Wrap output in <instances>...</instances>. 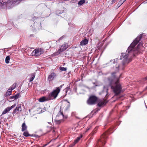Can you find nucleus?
Returning <instances> with one entry per match:
<instances>
[{
    "label": "nucleus",
    "mask_w": 147,
    "mask_h": 147,
    "mask_svg": "<svg viewBox=\"0 0 147 147\" xmlns=\"http://www.w3.org/2000/svg\"><path fill=\"white\" fill-rule=\"evenodd\" d=\"M142 35L143 34H141L137 36L128 47L125 53H121L120 59L122 60V64L116 67V71L118 70L119 69H123L125 66L132 61L133 57L140 53V50L139 47L141 46L143 47L142 43L140 42L137 48L134 47L139 42L142 37Z\"/></svg>",
    "instance_id": "obj_1"
},
{
    "label": "nucleus",
    "mask_w": 147,
    "mask_h": 147,
    "mask_svg": "<svg viewBox=\"0 0 147 147\" xmlns=\"http://www.w3.org/2000/svg\"><path fill=\"white\" fill-rule=\"evenodd\" d=\"M121 74L116 75V72L111 73V76L107 78L109 85L113 90L115 95H118L121 92L122 86L119 82V79Z\"/></svg>",
    "instance_id": "obj_2"
},
{
    "label": "nucleus",
    "mask_w": 147,
    "mask_h": 147,
    "mask_svg": "<svg viewBox=\"0 0 147 147\" xmlns=\"http://www.w3.org/2000/svg\"><path fill=\"white\" fill-rule=\"evenodd\" d=\"M108 132H107L103 133L100 137V138L98 140L97 146L100 147L101 146L104 145L105 144V140L107 137V134Z\"/></svg>",
    "instance_id": "obj_3"
},
{
    "label": "nucleus",
    "mask_w": 147,
    "mask_h": 147,
    "mask_svg": "<svg viewBox=\"0 0 147 147\" xmlns=\"http://www.w3.org/2000/svg\"><path fill=\"white\" fill-rule=\"evenodd\" d=\"M60 92L59 90H54L52 92L49 94L48 97L49 100H53L55 99L57 97L58 94Z\"/></svg>",
    "instance_id": "obj_4"
},
{
    "label": "nucleus",
    "mask_w": 147,
    "mask_h": 147,
    "mask_svg": "<svg viewBox=\"0 0 147 147\" xmlns=\"http://www.w3.org/2000/svg\"><path fill=\"white\" fill-rule=\"evenodd\" d=\"M44 52V50L42 49H36L32 52L31 55L36 57L38 56L43 53Z\"/></svg>",
    "instance_id": "obj_5"
},
{
    "label": "nucleus",
    "mask_w": 147,
    "mask_h": 147,
    "mask_svg": "<svg viewBox=\"0 0 147 147\" xmlns=\"http://www.w3.org/2000/svg\"><path fill=\"white\" fill-rule=\"evenodd\" d=\"M97 98L94 96H90L87 101V103L89 105H94L96 101Z\"/></svg>",
    "instance_id": "obj_6"
},
{
    "label": "nucleus",
    "mask_w": 147,
    "mask_h": 147,
    "mask_svg": "<svg viewBox=\"0 0 147 147\" xmlns=\"http://www.w3.org/2000/svg\"><path fill=\"white\" fill-rule=\"evenodd\" d=\"M33 30L34 31H36L38 30L41 29V24L40 22H34L33 26H32Z\"/></svg>",
    "instance_id": "obj_7"
},
{
    "label": "nucleus",
    "mask_w": 147,
    "mask_h": 147,
    "mask_svg": "<svg viewBox=\"0 0 147 147\" xmlns=\"http://www.w3.org/2000/svg\"><path fill=\"white\" fill-rule=\"evenodd\" d=\"M56 74L54 73H52L48 76L47 78L48 80L50 82L53 80L56 77Z\"/></svg>",
    "instance_id": "obj_8"
},
{
    "label": "nucleus",
    "mask_w": 147,
    "mask_h": 147,
    "mask_svg": "<svg viewBox=\"0 0 147 147\" xmlns=\"http://www.w3.org/2000/svg\"><path fill=\"white\" fill-rule=\"evenodd\" d=\"M21 105H18L13 111L12 113L13 114H18L19 113L20 111H21Z\"/></svg>",
    "instance_id": "obj_9"
},
{
    "label": "nucleus",
    "mask_w": 147,
    "mask_h": 147,
    "mask_svg": "<svg viewBox=\"0 0 147 147\" xmlns=\"http://www.w3.org/2000/svg\"><path fill=\"white\" fill-rule=\"evenodd\" d=\"M68 48V45L66 43H65L61 46L60 48L61 51L62 52L65 50L66 49Z\"/></svg>",
    "instance_id": "obj_10"
},
{
    "label": "nucleus",
    "mask_w": 147,
    "mask_h": 147,
    "mask_svg": "<svg viewBox=\"0 0 147 147\" xmlns=\"http://www.w3.org/2000/svg\"><path fill=\"white\" fill-rule=\"evenodd\" d=\"M108 102V101L106 100V99H104V100L103 101H102L99 102L98 105V106L99 107H101L102 106L104 105H106V104Z\"/></svg>",
    "instance_id": "obj_11"
},
{
    "label": "nucleus",
    "mask_w": 147,
    "mask_h": 147,
    "mask_svg": "<svg viewBox=\"0 0 147 147\" xmlns=\"http://www.w3.org/2000/svg\"><path fill=\"white\" fill-rule=\"evenodd\" d=\"M49 98L48 97H43L40 98L39 99V101L40 102H43L45 101H48L49 100Z\"/></svg>",
    "instance_id": "obj_12"
},
{
    "label": "nucleus",
    "mask_w": 147,
    "mask_h": 147,
    "mask_svg": "<svg viewBox=\"0 0 147 147\" xmlns=\"http://www.w3.org/2000/svg\"><path fill=\"white\" fill-rule=\"evenodd\" d=\"M62 117L63 118L65 119H66L67 117V116H64L62 112L60 111L59 113L57 115L56 117L57 118L58 117Z\"/></svg>",
    "instance_id": "obj_13"
},
{
    "label": "nucleus",
    "mask_w": 147,
    "mask_h": 147,
    "mask_svg": "<svg viewBox=\"0 0 147 147\" xmlns=\"http://www.w3.org/2000/svg\"><path fill=\"white\" fill-rule=\"evenodd\" d=\"M88 43V40L87 39H84L80 42V45L81 46L85 45Z\"/></svg>",
    "instance_id": "obj_14"
},
{
    "label": "nucleus",
    "mask_w": 147,
    "mask_h": 147,
    "mask_svg": "<svg viewBox=\"0 0 147 147\" xmlns=\"http://www.w3.org/2000/svg\"><path fill=\"white\" fill-rule=\"evenodd\" d=\"M20 96L19 93H17L15 95L10 97L11 99L16 100L19 98Z\"/></svg>",
    "instance_id": "obj_15"
},
{
    "label": "nucleus",
    "mask_w": 147,
    "mask_h": 147,
    "mask_svg": "<svg viewBox=\"0 0 147 147\" xmlns=\"http://www.w3.org/2000/svg\"><path fill=\"white\" fill-rule=\"evenodd\" d=\"M27 126L25 123H24L22 125V131H24L26 130Z\"/></svg>",
    "instance_id": "obj_16"
},
{
    "label": "nucleus",
    "mask_w": 147,
    "mask_h": 147,
    "mask_svg": "<svg viewBox=\"0 0 147 147\" xmlns=\"http://www.w3.org/2000/svg\"><path fill=\"white\" fill-rule=\"evenodd\" d=\"M35 74L34 73H33L31 74V77L30 78V79L29 80V81L30 82H31L32 81H33V80L34 79V78H35Z\"/></svg>",
    "instance_id": "obj_17"
},
{
    "label": "nucleus",
    "mask_w": 147,
    "mask_h": 147,
    "mask_svg": "<svg viewBox=\"0 0 147 147\" xmlns=\"http://www.w3.org/2000/svg\"><path fill=\"white\" fill-rule=\"evenodd\" d=\"M61 50H60V49L59 48V49L57 50L56 52L54 53H53L52 54V55L53 56H56L58 55H59V54L61 53V52H62V51H61Z\"/></svg>",
    "instance_id": "obj_18"
},
{
    "label": "nucleus",
    "mask_w": 147,
    "mask_h": 147,
    "mask_svg": "<svg viewBox=\"0 0 147 147\" xmlns=\"http://www.w3.org/2000/svg\"><path fill=\"white\" fill-rule=\"evenodd\" d=\"M12 90L10 89L9 88L5 93L6 96H8L11 95V94Z\"/></svg>",
    "instance_id": "obj_19"
},
{
    "label": "nucleus",
    "mask_w": 147,
    "mask_h": 147,
    "mask_svg": "<svg viewBox=\"0 0 147 147\" xmlns=\"http://www.w3.org/2000/svg\"><path fill=\"white\" fill-rule=\"evenodd\" d=\"M10 111V110L9 109V107H7L6 109H5V110L3 111V112L2 115H3L4 114H5L8 112H9Z\"/></svg>",
    "instance_id": "obj_20"
},
{
    "label": "nucleus",
    "mask_w": 147,
    "mask_h": 147,
    "mask_svg": "<svg viewBox=\"0 0 147 147\" xmlns=\"http://www.w3.org/2000/svg\"><path fill=\"white\" fill-rule=\"evenodd\" d=\"M23 135V136L26 137L28 136H31V135L29 134L28 132L27 131H25L24 132Z\"/></svg>",
    "instance_id": "obj_21"
},
{
    "label": "nucleus",
    "mask_w": 147,
    "mask_h": 147,
    "mask_svg": "<svg viewBox=\"0 0 147 147\" xmlns=\"http://www.w3.org/2000/svg\"><path fill=\"white\" fill-rule=\"evenodd\" d=\"M126 0H121L119 2L118 4V7H120Z\"/></svg>",
    "instance_id": "obj_22"
},
{
    "label": "nucleus",
    "mask_w": 147,
    "mask_h": 147,
    "mask_svg": "<svg viewBox=\"0 0 147 147\" xmlns=\"http://www.w3.org/2000/svg\"><path fill=\"white\" fill-rule=\"evenodd\" d=\"M82 135H81L80 136L78 137L74 141V143L75 144L77 143L80 140V138H82Z\"/></svg>",
    "instance_id": "obj_23"
},
{
    "label": "nucleus",
    "mask_w": 147,
    "mask_h": 147,
    "mask_svg": "<svg viewBox=\"0 0 147 147\" xmlns=\"http://www.w3.org/2000/svg\"><path fill=\"white\" fill-rule=\"evenodd\" d=\"M85 2V0H81L79 1L78 3V4L79 5H81Z\"/></svg>",
    "instance_id": "obj_24"
},
{
    "label": "nucleus",
    "mask_w": 147,
    "mask_h": 147,
    "mask_svg": "<svg viewBox=\"0 0 147 147\" xmlns=\"http://www.w3.org/2000/svg\"><path fill=\"white\" fill-rule=\"evenodd\" d=\"M10 60V57L9 56H7L5 59V62L6 63L8 64L9 63Z\"/></svg>",
    "instance_id": "obj_25"
},
{
    "label": "nucleus",
    "mask_w": 147,
    "mask_h": 147,
    "mask_svg": "<svg viewBox=\"0 0 147 147\" xmlns=\"http://www.w3.org/2000/svg\"><path fill=\"white\" fill-rule=\"evenodd\" d=\"M16 83H14L9 88L12 90L16 88Z\"/></svg>",
    "instance_id": "obj_26"
},
{
    "label": "nucleus",
    "mask_w": 147,
    "mask_h": 147,
    "mask_svg": "<svg viewBox=\"0 0 147 147\" xmlns=\"http://www.w3.org/2000/svg\"><path fill=\"white\" fill-rule=\"evenodd\" d=\"M98 129V127H96L94 129L92 133V135H94L96 132V131Z\"/></svg>",
    "instance_id": "obj_27"
},
{
    "label": "nucleus",
    "mask_w": 147,
    "mask_h": 147,
    "mask_svg": "<svg viewBox=\"0 0 147 147\" xmlns=\"http://www.w3.org/2000/svg\"><path fill=\"white\" fill-rule=\"evenodd\" d=\"M59 69L61 71H66L67 70V68L63 67H60Z\"/></svg>",
    "instance_id": "obj_28"
},
{
    "label": "nucleus",
    "mask_w": 147,
    "mask_h": 147,
    "mask_svg": "<svg viewBox=\"0 0 147 147\" xmlns=\"http://www.w3.org/2000/svg\"><path fill=\"white\" fill-rule=\"evenodd\" d=\"M62 121V120L61 119L56 120L55 121V122L56 124H60Z\"/></svg>",
    "instance_id": "obj_29"
},
{
    "label": "nucleus",
    "mask_w": 147,
    "mask_h": 147,
    "mask_svg": "<svg viewBox=\"0 0 147 147\" xmlns=\"http://www.w3.org/2000/svg\"><path fill=\"white\" fill-rule=\"evenodd\" d=\"M103 92H104L105 91L106 92H107V94L108 90V89L105 86H104V88H103Z\"/></svg>",
    "instance_id": "obj_30"
},
{
    "label": "nucleus",
    "mask_w": 147,
    "mask_h": 147,
    "mask_svg": "<svg viewBox=\"0 0 147 147\" xmlns=\"http://www.w3.org/2000/svg\"><path fill=\"white\" fill-rule=\"evenodd\" d=\"M31 137H34L36 138H38L40 137V136L36 134H32Z\"/></svg>",
    "instance_id": "obj_31"
},
{
    "label": "nucleus",
    "mask_w": 147,
    "mask_h": 147,
    "mask_svg": "<svg viewBox=\"0 0 147 147\" xmlns=\"http://www.w3.org/2000/svg\"><path fill=\"white\" fill-rule=\"evenodd\" d=\"M16 106V104H14V105H12V106H11L10 107H8L9 108V109L10 110L11 109H13V108H14Z\"/></svg>",
    "instance_id": "obj_32"
},
{
    "label": "nucleus",
    "mask_w": 147,
    "mask_h": 147,
    "mask_svg": "<svg viewBox=\"0 0 147 147\" xmlns=\"http://www.w3.org/2000/svg\"><path fill=\"white\" fill-rule=\"evenodd\" d=\"M63 84H62L59 87H58L56 88V89L57 90L58 89H59L60 91L61 89L63 87Z\"/></svg>",
    "instance_id": "obj_33"
},
{
    "label": "nucleus",
    "mask_w": 147,
    "mask_h": 147,
    "mask_svg": "<svg viewBox=\"0 0 147 147\" xmlns=\"http://www.w3.org/2000/svg\"><path fill=\"white\" fill-rule=\"evenodd\" d=\"M63 13V11H56V13L57 14H61Z\"/></svg>",
    "instance_id": "obj_34"
},
{
    "label": "nucleus",
    "mask_w": 147,
    "mask_h": 147,
    "mask_svg": "<svg viewBox=\"0 0 147 147\" xmlns=\"http://www.w3.org/2000/svg\"><path fill=\"white\" fill-rule=\"evenodd\" d=\"M66 101L68 103V108L66 109V110H67L68 108L69 107H70V103L69 102V101L67 100H66Z\"/></svg>",
    "instance_id": "obj_35"
},
{
    "label": "nucleus",
    "mask_w": 147,
    "mask_h": 147,
    "mask_svg": "<svg viewBox=\"0 0 147 147\" xmlns=\"http://www.w3.org/2000/svg\"><path fill=\"white\" fill-rule=\"evenodd\" d=\"M117 59H114V61H113V63L114 64V63H117Z\"/></svg>",
    "instance_id": "obj_36"
},
{
    "label": "nucleus",
    "mask_w": 147,
    "mask_h": 147,
    "mask_svg": "<svg viewBox=\"0 0 147 147\" xmlns=\"http://www.w3.org/2000/svg\"><path fill=\"white\" fill-rule=\"evenodd\" d=\"M63 38V36H61V37H60V38L59 39H58L57 41V42H59V41L61 40Z\"/></svg>",
    "instance_id": "obj_37"
},
{
    "label": "nucleus",
    "mask_w": 147,
    "mask_h": 147,
    "mask_svg": "<svg viewBox=\"0 0 147 147\" xmlns=\"http://www.w3.org/2000/svg\"><path fill=\"white\" fill-rule=\"evenodd\" d=\"M1 115L0 116V122L1 121V120H2V115Z\"/></svg>",
    "instance_id": "obj_38"
},
{
    "label": "nucleus",
    "mask_w": 147,
    "mask_h": 147,
    "mask_svg": "<svg viewBox=\"0 0 147 147\" xmlns=\"http://www.w3.org/2000/svg\"><path fill=\"white\" fill-rule=\"evenodd\" d=\"M91 127V126H90V127L87 128V129H86V132H87L90 129V127Z\"/></svg>",
    "instance_id": "obj_39"
},
{
    "label": "nucleus",
    "mask_w": 147,
    "mask_h": 147,
    "mask_svg": "<svg viewBox=\"0 0 147 147\" xmlns=\"http://www.w3.org/2000/svg\"><path fill=\"white\" fill-rule=\"evenodd\" d=\"M116 0H112L111 2L112 3H114L115 2Z\"/></svg>",
    "instance_id": "obj_40"
},
{
    "label": "nucleus",
    "mask_w": 147,
    "mask_h": 147,
    "mask_svg": "<svg viewBox=\"0 0 147 147\" xmlns=\"http://www.w3.org/2000/svg\"><path fill=\"white\" fill-rule=\"evenodd\" d=\"M143 3L144 4H145V3H147V0L145 1H144V2H143L142 3Z\"/></svg>",
    "instance_id": "obj_41"
},
{
    "label": "nucleus",
    "mask_w": 147,
    "mask_h": 147,
    "mask_svg": "<svg viewBox=\"0 0 147 147\" xmlns=\"http://www.w3.org/2000/svg\"><path fill=\"white\" fill-rule=\"evenodd\" d=\"M109 63L108 62V63H106V64H104L103 65V66H104V67H105V65H107V64H109Z\"/></svg>",
    "instance_id": "obj_42"
},
{
    "label": "nucleus",
    "mask_w": 147,
    "mask_h": 147,
    "mask_svg": "<svg viewBox=\"0 0 147 147\" xmlns=\"http://www.w3.org/2000/svg\"><path fill=\"white\" fill-rule=\"evenodd\" d=\"M144 80H147V76L146 77L144 78Z\"/></svg>",
    "instance_id": "obj_43"
},
{
    "label": "nucleus",
    "mask_w": 147,
    "mask_h": 147,
    "mask_svg": "<svg viewBox=\"0 0 147 147\" xmlns=\"http://www.w3.org/2000/svg\"><path fill=\"white\" fill-rule=\"evenodd\" d=\"M47 145V144H45V145H44V146L42 147H45V146H46Z\"/></svg>",
    "instance_id": "obj_44"
},
{
    "label": "nucleus",
    "mask_w": 147,
    "mask_h": 147,
    "mask_svg": "<svg viewBox=\"0 0 147 147\" xmlns=\"http://www.w3.org/2000/svg\"><path fill=\"white\" fill-rule=\"evenodd\" d=\"M48 123L49 124H51V122H48Z\"/></svg>",
    "instance_id": "obj_45"
},
{
    "label": "nucleus",
    "mask_w": 147,
    "mask_h": 147,
    "mask_svg": "<svg viewBox=\"0 0 147 147\" xmlns=\"http://www.w3.org/2000/svg\"><path fill=\"white\" fill-rule=\"evenodd\" d=\"M113 61V60H111L110 61V62H111V61Z\"/></svg>",
    "instance_id": "obj_46"
},
{
    "label": "nucleus",
    "mask_w": 147,
    "mask_h": 147,
    "mask_svg": "<svg viewBox=\"0 0 147 147\" xmlns=\"http://www.w3.org/2000/svg\"><path fill=\"white\" fill-rule=\"evenodd\" d=\"M33 36V35H32V34H31V35H30V36Z\"/></svg>",
    "instance_id": "obj_47"
},
{
    "label": "nucleus",
    "mask_w": 147,
    "mask_h": 147,
    "mask_svg": "<svg viewBox=\"0 0 147 147\" xmlns=\"http://www.w3.org/2000/svg\"><path fill=\"white\" fill-rule=\"evenodd\" d=\"M34 18H33V21H34Z\"/></svg>",
    "instance_id": "obj_48"
},
{
    "label": "nucleus",
    "mask_w": 147,
    "mask_h": 147,
    "mask_svg": "<svg viewBox=\"0 0 147 147\" xmlns=\"http://www.w3.org/2000/svg\"><path fill=\"white\" fill-rule=\"evenodd\" d=\"M79 126H78L77 127V128H79Z\"/></svg>",
    "instance_id": "obj_49"
},
{
    "label": "nucleus",
    "mask_w": 147,
    "mask_h": 147,
    "mask_svg": "<svg viewBox=\"0 0 147 147\" xmlns=\"http://www.w3.org/2000/svg\"><path fill=\"white\" fill-rule=\"evenodd\" d=\"M146 108L147 109V107H146Z\"/></svg>",
    "instance_id": "obj_50"
},
{
    "label": "nucleus",
    "mask_w": 147,
    "mask_h": 147,
    "mask_svg": "<svg viewBox=\"0 0 147 147\" xmlns=\"http://www.w3.org/2000/svg\"><path fill=\"white\" fill-rule=\"evenodd\" d=\"M76 90H75V92H76Z\"/></svg>",
    "instance_id": "obj_51"
},
{
    "label": "nucleus",
    "mask_w": 147,
    "mask_h": 147,
    "mask_svg": "<svg viewBox=\"0 0 147 147\" xmlns=\"http://www.w3.org/2000/svg\"><path fill=\"white\" fill-rule=\"evenodd\" d=\"M146 88H147V86L146 87Z\"/></svg>",
    "instance_id": "obj_52"
}]
</instances>
